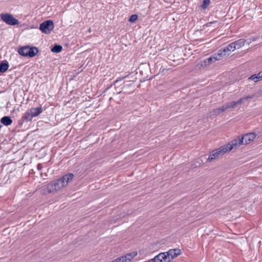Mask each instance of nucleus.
<instances>
[{
	"label": "nucleus",
	"mask_w": 262,
	"mask_h": 262,
	"mask_svg": "<svg viewBox=\"0 0 262 262\" xmlns=\"http://www.w3.org/2000/svg\"><path fill=\"white\" fill-rule=\"evenodd\" d=\"M64 187H65L64 181L60 178L56 181L48 184L47 186V190L48 193H52L57 192L62 189Z\"/></svg>",
	"instance_id": "1"
},
{
	"label": "nucleus",
	"mask_w": 262,
	"mask_h": 262,
	"mask_svg": "<svg viewBox=\"0 0 262 262\" xmlns=\"http://www.w3.org/2000/svg\"><path fill=\"white\" fill-rule=\"evenodd\" d=\"M38 52V48L35 47L30 48L28 46H25L20 48L18 50L20 55L30 57H34Z\"/></svg>",
	"instance_id": "2"
},
{
	"label": "nucleus",
	"mask_w": 262,
	"mask_h": 262,
	"mask_svg": "<svg viewBox=\"0 0 262 262\" xmlns=\"http://www.w3.org/2000/svg\"><path fill=\"white\" fill-rule=\"evenodd\" d=\"M227 152V149L224 146L213 150L210 152L208 159V162H211L213 160L218 158L220 156H223Z\"/></svg>",
	"instance_id": "3"
},
{
	"label": "nucleus",
	"mask_w": 262,
	"mask_h": 262,
	"mask_svg": "<svg viewBox=\"0 0 262 262\" xmlns=\"http://www.w3.org/2000/svg\"><path fill=\"white\" fill-rule=\"evenodd\" d=\"M39 29L43 33L50 34L54 29L53 21L48 20L43 21L40 25Z\"/></svg>",
	"instance_id": "4"
},
{
	"label": "nucleus",
	"mask_w": 262,
	"mask_h": 262,
	"mask_svg": "<svg viewBox=\"0 0 262 262\" xmlns=\"http://www.w3.org/2000/svg\"><path fill=\"white\" fill-rule=\"evenodd\" d=\"M1 16L2 19L9 25L14 26L19 23V21L15 18L12 14L2 13Z\"/></svg>",
	"instance_id": "5"
},
{
	"label": "nucleus",
	"mask_w": 262,
	"mask_h": 262,
	"mask_svg": "<svg viewBox=\"0 0 262 262\" xmlns=\"http://www.w3.org/2000/svg\"><path fill=\"white\" fill-rule=\"evenodd\" d=\"M243 144H244L242 138L239 137L238 139H234L230 143L224 145V147L227 149V152L231 151L234 148H237Z\"/></svg>",
	"instance_id": "6"
},
{
	"label": "nucleus",
	"mask_w": 262,
	"mask_h": 262,
	"mask_svg": "<svg viewBox=\"0 0 262 262\" xmlns=\"http://www.w3.org/2000/svg\"><path fill=\"white\" fill-rule=\"evenodd\" d=\"M150 260H152V262H170V258L168 256V254L165 252L159 253Z\"/></svg>",
	"instance_id": "7"
},
{
	"label": "nucleus",
	"mask_w": 262,
	"mask_h": 262,
	"mask_svg": "<svg viewBox=\"0 0 262 262\" xmlns=\"http://www.w3.org/2000/svg\"><path fill=\"white\" fill-rule=\"evenodd\" d=\"M243 144L246 145L249 144L256 138V134L254 133H250L242 136Z\"/></svg>",
	"instance_id": "8"
},
{
	"label": "nucleus",
	"mask_w": 262,
	"mask_h": 262,
	"mask_svg": "<svg viewBox=\"0 0 262 262\" xmlns=\"http://www.w3.org/2000/svg\"><path fill=\"white\" fill-rule=\"evenodd\" d=\"M137 255V252L134 251L127 253L124 256H122V262H130Z\"/></svg>",
	"instance_id": "9"
},
{
	"label": "nucleus",
	"mask_w": 262,
	"mask_h": 262,
	"mask_svg": "<svg viewBox=\"0 0 262 262\" xmlns=\"http://www.w3.org/2000/svg\"><path fill=\"white\" fill-rule=\"evenodd\" d=\"M168 254V256L170 258V261L174 258L180 255L181 253V251L180 249H170L166 252Z\"/></svg>",
	"instance_id": "10"
},
{
	"label": "nucleus",
	"mask_w": 262,
	"mask_h": 262,
	"mask_svg": "<svg viewBox=\"0 0 262 262\" xmlns=\"http://www.w3.org/2000/svg\"><path fill=\"white\" fill-rule=\"evenodd\" d=\"M243 99H239L237 101H232V102L227 103L226 105H225V106L226 110L229 108H234L235 107H236V106L237 105L242 104L243 103Z\"/></svg>",
	"instance_id": "11"
},
{
	"label": "nucleus",
	"mask_w": 262,
	"mask_h": 262,
	"mask_svg": "<svg viewBox=\"0 0 262 262\" xmlns=\"http://www.w3.org/2000/svg\"><path fill=\"white\" fill-rule=\"evenodd\" d=\"M74 177V175L72 173H68V174H66L61 177L62 179L64 181V184L65 186H67L68 183L73 179Z\"/></svg>",
	"instance_id": "12"
},
{
	"label": "nucleus",
	"mask_w": 262,
	"mask_h": 262,
	"mask_svg": "<svg viewBox=\"0 0 262 262\" xmlns=\"http://www.w3.org/2000/svg\"><path fill=\"white\" fill-rule=\"evenodd\" d=\"M29 111L30 112L31 114L33 116V117H36L38 116L39 114H40L42 112V110L41 107H34L31 108Z\"/></svg>",
	"instance_id": "13"
},
{
	"label": "nucleus",
	"mask_w": 262,
	"mask_h": 262,
	"mask_svg": "<svg viewBox=\"0 0 262 262\" xmlns=\"http://www.w3.org/2000/svg\"><path fill=\"white\" fill-rule=\"evenodd\" d=\"M1 122L4 125L8 126L12 123V120L9 116H4L1 118Z\"/></svg>",
	"instance_id": "14"
},
{
	"label": "nucleus",
	"mask_w": 262,
	"mask_h": 262,
	"mask_svg": "<svg viewBox=\"0 0 262 262\" xmlns=\"http://www.w3.org/2000/svg\"><path fill=\"white\" fill-rule=\"evenodd\" d=\"M246 41V40L245 39L241 38L233 42L234 43L236 49H239L244 45Z\"/></svg>",
	"instance_id": "15"
},
{
	"label": "nucleus",
	"mask_w": 262,
	"mask_h": 262,
	"mask_svg": "<svg viewBox=\"0 0 262 262\" xmlns=\"http://www.w3.org/2000/svg\"><path fill=\"white\" fill-rule=\"evenodd\" d=\"M209 66L207 59H205L203 60H201L198 64H196V68L199 69H200L202 68H205Z\"/></svg>",
	"instance_id": "16"
},
{
	"label": "nucleus",
	"mask_w": 262,
	"mask_h": 262,
	"mask_svg": "<svg viewBox=\"0 0 262 262\" xmlns=\"http://www.w3.org/2000/svg\"><path fill=\"white\" fill-rule=\"evenodd\" d=\"M9 64L6 61L5 62H3L0 64V72L4 73L7 71L9 68Z\"/></svg>",
	"instance_id": "17"
},
{
	"label": "nucleus",
	"mask_w": 262,
	"mask_h": 262,
	"mask_svg": "<svg viewBox=\"0 0 262 262\" xmlns=\"http://www.w3.org/2000/svg\"><path fill=\"white\" fill-rule=\"evenodd\" d=\"M33 116L31 114L30 112L29 111L27 112L23 116L22 119L24 121H29L33 118Z\"/></svg>",
	"instance_id": "18"
},
{
	"label": "nucleus",
	"mask_w": 262,
	"mask_h": 262,
	"mask_svg": "<svg viewBox=\"0 0 262 262\" xmlns=\"http://www.w3.org/2000/svg\"><path fill=\"white\" fill-rule=\"evenodd\" d=\"M62 47L60 45H55L51 49V51L54 53H59L61 51Z\"/></svg>",
	"instance_id": "19"
},
{
	"label": "nucleus",
	"mask_w": 262,
	"mask_h": 262,
	"mask_svg": "<svg viewBox=\"0 0 262 262\" xmlns=\"http://www.w3.org/2000/svg\"><path fill=\"white\" fill-rule=\"evenodd\" d=\"M249 79L257 82L258 80L262 79V74L261 77H258L256 74L252 75L249 78Z\"/></svg>",
	"instance_id": "20"
},
{
	"label": "nucleus",
	"mask_w": 262,
	"mask_h": 262,
	"mask_svg": "<svg viewBox=\"0 0 262 262\" xmlns=\"http://www.w3.org/2000/svg\"><path fill=\"white\" fill-rule=\"evenodd\" d=\"M215 110V111H216V114L217 115H219L221 113L224 112L226 110V108H225V105H223L221 107L217 108H216Z\"/></svg>",
	"instance_id": "21"
},
{
	"label": "nucleus",
	"mask_w": 262,
	"mask_h": 262,
	"mask_svg": "<svg viewBox=\"0 0 262 262\" xmlns=\"http://www.w3.org/2000/svg\"><path fill=\"white\" fill-rule=\"evenodd\" d=\"M220 50L225 57L228 56L230 54L229 49L227 48L226 47H224V48L221 49Z\"/></svg>",
	"instance_id": "22"
},
{
	"label": "nucleus",
	"mask_w": 262,
	"mask_h": 262,
	"mask_svg": "<svg viewBox=\"0 0 262 262\" xmlns=\"http://www.w3.org/2000/svg\"><path fill=\"white\" fill-rule=\"evenodd\" d=\"M227 48L229 49V51L230 52L231 51H233L234 50L236 49L234 43L233 42L231 43H230L228 46L226 47Z\"/></svg>",
	"instance_id": "23"
},
{
	"label": "nucleus",
	"mask_w": 262,
	"mask_h": 262,
	"mask_svg": "<svg viewBox=\"0 0 262 262\" xmlns=\"http://www.w3.org/2000/svg\"><path fill=\"white\" fill-rule=\"evenodd\" d=\"M210 1L209 0H204L203 1V3L202 5V8L204 9L207 8V7L209 6V5L210 4Z\"/></svg>",
	"instance_id": "24"
},
{
	"label": "nucleus",
	"mask_w": 262,
	"mask_h": 262,
	"mask_svg": "<svg viewBox=\"0 0 262 262\" xmlns=\"http://www.w3.org/2000/svg\"><path fill=\"white\" fill-rule=\"evenodd\" d=\"M138 19V15L137 14H133L129 18V21L130 22H134Z\"/></svg>",
	"instance_id": "25"
},
{
	"label": "nucleus",
	"mask_w": 262,
	"mask_h": 262,
	"mask_svg": "<svg viewBox=\"0 0 262 262\" xmlns=\"http://www.w3.org/2000/svg\"><path fill=\"white\" fill-rule=\"evenodd\" d=\"M216 54L219 57L218 59H220V60L222 59L224 57H225L220 50L218 51Z\"/></svg>",
	"instance_id": "26"
},
{
	"label": "nucleus",
	"mask_w": 262,
	"mask_h": 262,
	"mask_svg": "<svg viewBox=\"0 0 262 262\" xmlns=\"http://www.w3.org/2000/svg\"><path fill=\"white\" fill-rule=\"evenodd\" d=\"M217 115H218L216 114V112L215 109L213 110L212 111H211L209 113V117H210L216 116Z\"/></svg>",
	"instance_id": "27"
},
{
	"label": "nucleus",
	"mask_w": 262,
	"mask_h": 262,
	"mask_svg": "<svg viewBox=\"0 0 262 262\" xmlns=\"http://www.w3.org/2000/svg\"><path fill=\"white\" fill-rule=\"evenodd\" d=\"M207 60V62L209 64V65L211 64V63L214 62V61L213 59L212 58V56H211L209 58H206Z\"/></svg>",
	"instance_id": "28"
},
{
	"label": "nucleus",
	"mask_w": 262,
	"mask_h": 262,
	"mask_svg": "<svg viewBox=\"0 0 262 262\" xmlns=\"http://www.w3.org/2000/svg\"><path fill=\"white\" fill-rule=\"evenodd\" d=\"M217 24V21H212V22H210V23H207L206 24H205L204 25V26L205 27H210L213 24Z\"/></svg>",
	"instance_id": "29"
},
{
	"label": "nucleus",
	"mask_w": 262,
	"mask_h": 262,
	"mask_svg": "<svg viewBox=\"0 0 262 262\" xmlns=\"http://www.w3.org/2000/svg\"><path fill=\"white\" fill-rule=\"evenodd\" d=\"M211 56H212V58L213 59L214 62L215 61L220 60V59H218L219 57L217 56V55L216 54V53L214 54Z\"/></svg>",
	"instance_id": "30"
},
{
	"label": "nucleus",
	"mask_w": 262,
	"mask_h": 262,
	"mask_svg": "<svg viewBox=\"0 0 262 262\" xmlns=\"http://www.w3.org/2000/svg\"><path fill=\"white\" fill-rule=\"evenodd\" d=\"M253 97V95H249L246 97L241 98L240 99H243V101L246 99H252Z\"/></svg>",
	"instance_id": "31"
},
{
	"label": "nucleus",
	"mask_w": 262,
	"mask_h": 262,
	"mask_svg": "<svg viewBox=\"0 0 262 262\" xmlns=\"http://www.w3.org/2000/svg\"><path fill=\"white\" fill-rule=\"evenodd\" d=\"M111 262H122L121 257L120 256Z\"/></svg>",
	"instance_id": "32"
},
{
	"label": "nucleus",
	"mask_w": 262,
	"mask_h": 262,
	"mask_svg": "<svg viewBox=\"0 0 262 262\" xmlns=\"http://www.w3.org/2000/svg\"><path fill=\"white\" fill-rule=\"evenodd\" d=\"M127 76H125L124 77H120L119 79L116 80L115 81V83L114 84H116V83H117L120 80H122L123 79H124L125 78H126Z\"/></svg>",
	"instance_id": "33"
},
{
	"label": "nucleus",
	"mask_w": 262,
	"mask_h": 262,
	"mask_svg": "<svg viewBox=\"0 0 262 262\" xmlns=\"http://www.w3.org/2000/svg\"><path fill=\"white\" fill-rule=\"evenodd\" d=\"M37 168L38 170H40L42 168V165L41 163H39L37 165Z\"/></svg>",
	"instance_id": "34"
},
{
	"label": "nucleus",
	"mask_w": 262,
	"mask_h": 262,
	"mask_svg": "<svg viewBox=\"0 0 262 262\" xmlns=\"http://www.w3.org/2000/svg\"><path fill=\"white\" fill-rule=\"evenodd\" d=\"M257 39V37H252L251 38H250V41L248 43V45H249L251 41H256Z\"/></svg>",
	"instance_id": "35"
},
{
	"label": "nucleus",
	"mask_w": 262,
	"mask_h": 262,
	"mask_svg": "<svg viewBox=\"0 0 262 262\" xmlns=\"http://www.w3.org/2000/svg\"><path fill=\"white\" fill-rule=\"evenodd\" d=\"M262 73L259 72L257 75H256L258 77H261Z\"/></svg>",
	"instance_id": "36"
},
{
	"label": "nucleus",
	"mask_w": 262,
	"mask_h": 262,
	"mask_svg": "<svg viewBox=\"0 0 262 262\" xmlns=\"http://www.w3.org/2000/svg\"><path fill=\"white\" fill-rule=\"evenodd\" d=\"M2 126H3L2 125L0 124V129L2 127Z\"/></svg>",
	"instance_id": "37"
}]
</instances>
